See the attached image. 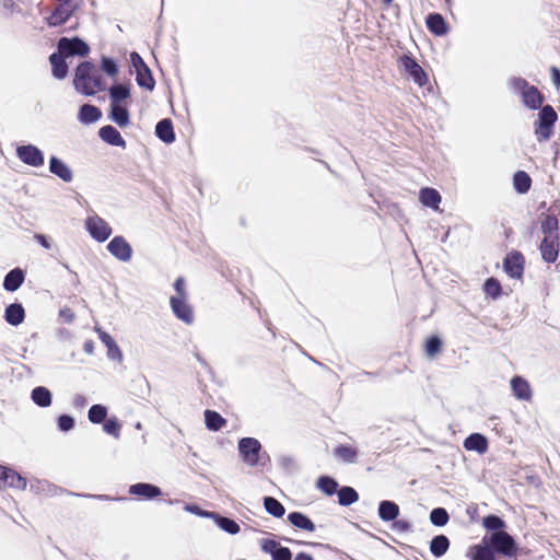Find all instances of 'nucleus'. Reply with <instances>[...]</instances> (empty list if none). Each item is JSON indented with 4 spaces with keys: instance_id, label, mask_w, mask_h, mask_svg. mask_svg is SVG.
I'll return each instance as SVG.
<instances>
[{
    "instance_id": "obj_1",
    "label": "nucleus",
    "mask_w": 560,
    "mask_h": 560,
    "mask_svg": "<svg viewBox=\"0 0 560 560\" xmlns=\"http://www.w3.org/2000/svg\"><path fill=\"white\" fill-rule=\"evenodd\" d=\"M73 84L78 92L85 95H93L104 89L102 75L90 61L81 62L77 67Z\"/></svg>"
},
{
    "instance_id": "obj_2",
    "label": "nucleus",
    "mask_w": 560,
    "mask_h": 560,
    "mask_svg": "<svg viewBox=\"0 0 560 560\" xmlns=\"http://www.w3.org/2000/svg\"><path fill=\"white\" fill-rule=\"evenodd\" d=\"M510 85L514 90V92L520 93L523 100V103L532 108L536 109L540 107L544 97L540 92L534 85H529L528 82L523 78H512L510 80Z\"/></svg>"
},
{
    "instance_id": "obj_3",
    "label": "nucleus",
    "mask_w": 560,
    "mask_h": 560,
    "mask_svg": "<svg viewBox=\"0 0 560 560\" xmlns=\"http://www.w3.org/2000/svg\"><path fill=\"white\" fill-rule=\"evenodd\" d=\"M494 553L505 558H514L517 553V544L515 539L506 532H494L488 536L487 541Z\"/></svg>"
},
{
    "instance_id": "obj_4",
    "label": "nucleus",
    "mask_w": 560,
    "mask_h": 560,
    "mask_svg": "<svg viewBox=\"0 0 560 560\" xmlns=\"http://www.w3.org/2000/svg\"><path fill=\"white\" fill-rule=\"evenodd\" d=\"M400 72L408 75L419 86H424L428 83V75L412 57L410 52H404L397 59Z\"/></svg>"
},
{
    "instance_id": "obj_5",
    "label": "nucleus",
    "mask_w": 560,
    "mask_h": 560,
    "mask_svg": "<svg viewBox=\"0 0 560 560\" xmlns=\"http://www.w3.org/2000/svg\"><path fill=\"white\" fill-rule=\"evenodd\" d=\"M85 229L90 236L98 243H103L112 235L110 225L98 214L93 213L85 219Z\"/></svg>"
},
{
    "instance_id": "obj_6",
    "label": "nucleus",
    "mask_w": 560,
    "mask_h": 560,
    "mask_svg": "<svg viewBox=\"0 0 560 560\" xmlns=\"http://www.w3.org/2000/svg\"><path fill=\"white\" fill-rule=\"evenodd\" d=\"M261 451L260 442L255 438H243L238 441V452L245 464L250 467L258 465Z\"/></svg>"
},
{
    "instance_id": "obj_7",
    "label": "nucleus",
    "mask_w": 560,
    "mask_h": 560,
    "mask_svg": "<svg viewBox=\"0 0 560 560\" xmlns=\"http://www.w3.org/2000/svg\"><path fill=\"white\" fill-rule=\"evenodd\" d=\"M58 50L61 55H65L66 57H84L90 52V47L84 40H82L79 37H61L58 40Z\"/></svg>"
},
{
    "instance_id": "obj_8",
    "label": "nucleus",
    "mask_w": 560,
    "mask_h": 560,
    "mask_svg": "<svg viewBox=\"0 0 560 560\" xmlns=\"http://www.w3.org/2000/svg\"><path fill=\"white\" fill-rule=\"evenodd\" d=\"M109 254L121 262H128L132 258L133 249L121 235L114 236L106 246Z\"/></svg>"
},
{
    "instance_id": "obj_9",
    "label": "nucleus",
    "mask_w": 560,
    "mask_h": 560,
    "mask_svg": "<svg viewBox=\"0 0 560 560\" xmlns=\"http://www.w3.org/2000/svg\"><path fill=\"white\" fill-rule=\"evenodd\" d=\"M503 269L509 277L521 279L524 272L523 255L517 250L508 254L503 260Z\"/></svg>"
},
{
    "instance_id": "obj_10",
    "label": "nucleus",
    "mask_w": 560,
    "mask_h": 560,
    "mask_svg": "<svg viewBox=\"0 0 560 560\" xmlns=\"http://www.w3.org/2000/svg\"><path fill=\"white\" fill-rule=\"evenodd\" d=\"M18 158L25 164L38 167L44 165V154L35 145L27 144L16 148Z\"/></svg>"
},
{
    "instance_id": "obj_11",
    "label": "nucleus",
    "mask_w": 560,
    "mask_h": 560,
    "mask_svg": "<svg viewBox=\"0 0 560 560\" xmlns=\"http://www.w3.org/2000/svg\"><path fill=\"white\" fill-rule=\"evenodd\" d=\"M557 120V114L550 105L544 106L538 114V132L542 138H549L551 128Z\"/></svg>"
},
{
    "instance_id": "obj_12",
    "label": "nucleus",
    "mask_w": 560,
    "mask_h": 560,
    "mask_svg": "<svg viewBox=\"0 0 560 560\" xmlns=\"http://www.w3.org/2000/svg\"><path fill=\"white\" fill-rule=\"evenodd\" d=\"M170 303L174 315L178 319L188 325L194 322V312L191 306L187 303L186 298L172 296Z\"/></svg>"
},
{
    "instance_id": "obj_13",
    "label": "nucleus",
    "mask_w": 560,
    "mask_h": 560,
    "mask_svg": "<svg viewBox=\"0 0 560 560\" xmlns=\"http://www.w3.org/2000/svg\"><path fill=\"white\" fill-rule=\"evenodd\" d=\"M261 550L269 553L272 560H291L292 552L288 547H282L275 539H262L260 541Z\"/></svg>"
},
{
    "instance_id": "obj_14",
    "label": "nucleus",
    "mask_w": 560,
    "mask_h": 560,
    "mask_svg": "<svg viewBox=\"0 0 560 560\" xmlns=\"http://www.w3.org/2000/svg\"><path fill=\"white\" fill-rule=\"evenodd\" d=\"M1 486L24 490L26 488V479L16 471L0 465V487Z\"/></svg>"
},
{
    "instance_id": "obj_15",
    "label": "nucleus",
    "mask_w": 560,
    "mask_h": 560,
    "mask_svg": "<svg viewBox=\"0 0 560 560\" xmlns=\"http://www.w3.org/2000/svg\"><path fill=\"white\" fill-rule=\"evenodd\" d=\"M513 396L518 400L530 401L533 398V390L530 384L523 376L515 375L510 381Z\"/></svg>"
},
{
    "instance_id": "obj_16",
    "label": "nucleus",
    "mask_w": 560,
    "mask_h": 560,
    "mask_svg": "<svg viewBox=\"0 0 560 560\" xmlns=\"http://www.w3.org/2000/svg\"><path fill=\"white\" fill-rule=\"evenodd\" d=\"M73 13V7L69 0L59 3L50 16L47 18V23L50 26H59L66 23Z\"/></svg>"
},
{
    "instance_id": "obj_17",
    "label": "nucleus",
    "mask_w": 560,
    "mask_h": 560,
    "mask_svg": "<svg viewBox=\"0 0 560 560\" xmlns=\"http://www.w3.org/2000/svg\"><path fill=\"white\" fill-rule=\"evenodd\" d=\"M559 248V237L553 236L544 237L539 246L542 259L549 264L557 260Z\"/></svg>"
},
{
    "instance_id": "obj_18",
    "label": "nucleus",
    "mask_w": 560,
    "mask_h": 560,
    "mask_svg": "<svg viewBox=\"0 0 560 560\" xmlns=\"http://www.w3.org/2000/svg\"><path fill=\"white\" fill-rule=\"evenodd\" d=\"M129 493L132 495L141 497L145 500H152L162 494L161 489L152 483L138 482L129 487Z\"/></svg>"
},
{
    "instance_id": "obj_19",
    "label": "nucleus",
    "mask_w": 560,
    "mask_h": 560,
    "mask_svg": "<svg viewBox=\"0 0 560 560\" xmlns=\"http://www.w3.org/2000/svg\"><path fill=\"white\" fill-rule=\"evenodd\" d=\"M49 172L65 183H70L73 179L72 170L57 156H51L49 159Z\"/></svg>"
},
{
    "instance_id": "obj_20",
    "label": "nucleus",
    "mask_w": 560,
    "mask_h": 560,
    "mask_svg": "<svg viewBox=\"0 0 560 560\" xmlns=\"http://www.w3.org/2000/svg\"><path fill=\"white\" fill-rule=\"evenodd\" d=\"M24 279V271L21 268H14L5 275L3 288L9 292H14L22 285Z\"/></svg>"
},
{
    "instance_id": "obj_21",
    "label": "nucleus",
    "mask_w": 560,
    "mask_h": 560,
    "mask_svg": "<svg viewBox=\"0 0 560 560\" xmlns=\"http://www.w3.org/2000/svg\"><path fill=\"white\" fill-rule=\"evenodd\" d=\"M464 447L467 451H476L483 454L488 450V440L480 433H471L464 440Z\"/></svg>"
},
{
    "instance_id": "obj_22",
    "label": "nucleus",
    "mask_w": 560,
    "mask_h": 560,
    "mask_svg": "<svg viewBox=\"0 0 560 560\" xmlns=\"http://www.w3.org/2000/svg\"><path fill=\"white\" fill-rule=\"evenodd\" d=\"M441 195L440 192L430 187H425L420 189L419 191V200L420 202L429 208H432L434 210L439 209V205L441 203Z\"/></svg>"
},
{
    "instance_id": "obj_23",
    "label": "nucleus",
    "mask_w": 560,
    "mask_h": 560,
    "mask_svg": "<svg viewBox=\"0 0 560 560\" xmlns=\"http://www.w3.org/2000/svg\"><path fill=\"white\" fill-rule=\"evenodd\" d=\"M399 515V506L389 500L381 501L378 504V517L384 522L395 521Z\"/></svg>"
},
{
    "instance_id": "obj_24",
    "label": "nucleus",
    "mask_w": 560,
    "mask_h": 560,
    "mask_svg": "<svg viewBox=\"0 0 560 560\" xmlns=\"http://www.w3.org/2000/svg\"><path fill=\"white\" fill-rule=\"evenodd\" d=\"M487 541L488 536H485L481 544L471 548V560H497L494 551Z\"/></svg>"
},
{
    "instance_id": "obj_25",
    "label": "nucleus",
    "mask_w": 560,
    "mask_h": 560,
    "mask_svg": "<svg viewBox=\"0 0 560 560\" xmlns=\"http://www.w3.org/2000/svg\"><path fill=\"white\" fill-rule=\"evenodd\" d=\"M65 58H67L65 55H61L59 51L54 52L49 57V61L51 63L52 74L55 78L61 80L67 77L68 73V65L65 61Z\"/></svg>"
},
{
    "instance_id": "obj_26",
    "label": "nucleus",
    "mask_w": 560,
    "mask_h": 560,
    "mask_svg": "<svg viewBox=\"0 0 560 560\" xmlns=\"http://www.w3.org/2000/svg\"><path fill=\"white\" fill-rule=\"evenodd\" d=\"M334 455L342 463L354 464L357 463L359 451L353 446L340 444L335 448Z\"/></svg>"
},
{
    "instance_id": "obj_27",
    "label": "nucleus",
    "mask_w": 560,
    "mask_h": 560,
    "mask_svg": "<svg viewBox=\"0 0 560 560\" xmlns=\"http://www.w3.org/2000/svg\"><path fill=\"white\" fill-rule=\"evenodd\" d=\"M290 524L299 529L314 532L316 526L313 521L301 512H291L288 515Z\"/></svg>"
},
{
    "instance_id": "obj_28",
    "label": "nucleus",
    "mask_w": 560,
    "mask_h": 560,
    "mask_svg": "<svg viewBox=\"0 0 560 560\" xmlns=\"http://www.w3.org/2000/svg\"><path fill=\"white\" fill-rule=\"evenodd\" d=\"M25 318V312L21 304L12 303L4 312V319L12 326L20 325Z\"/></svg>"
},
{
    "instance_id": "obj_29",
    "label": "nucleus",
    "mask_w": 560,
    "mask_h": 560,
    "mask_svg": "<svg viewBox=\"0 0 560 560\" xmlns=\"http://www.w3.org/2000/svg\"><path fill=\"white\" fill-rule=\"evenodd\" d=\"M31 398L35 405L42 408L49 407L52 401L51 393L45 386H37L33 388L31 393Z\"/></svg>"
},
{
    "instance_id": "obj_30",
    "label": "nucleus",
    "mask_w": 560,
    "mask_h": 560,
    "mask_svg": "<svg viewBox=\"0 0 560 560\" xmlns=\"http://www.w3.org/2000/svg\"><path fill=\"white\" fill-rule=\"evenodd\" d=\"M211 518L214 521L217 526L221 528L222 530L235 535L241 530L240 525L232 518L222 516L215 512L211 514Z\"/></svg>"
},
{
    "instance_id": "obj_31",
    "label": "nucleus",
    "mask_w": 560,
    "mask_h": 560,
    "mask_svg": "<svg viewBox=\"0 0 560 560\" xmlns=\"http://www.w3.org/2000/svg\"><path fill=\"white\" fill-rule=\"evenodd\" d=\"M205 423L208 430L217 432L226 424V420L214 410L205 411Z\"/></svg>"
},
{
    "instance_id": "obj_32",
    "label": "nucleus",
    "mask_w": 560,
    "mask_h": 560,
    "mask_svg": "<svg viewBox=\"0 0 560 560\" xmlns=\"http://www.w3.org/2000/svg\"><path fill=\"white\" fill-rule=\"evenodd\" d=\"M428 28L435 35H444L447 32L445 20L439 13H431L427 18Z\"/></svg>"
},
{
    "instance_id": "obj_33",
    "label": "nucleus",
    "mask_w": 560,
    "mask_h": 560,
    "mask_svg": "<svg viewBox=\"0 0 560 560\" xmlns=\"http://www.w3.org/2000/svg\"><path fill=\"white\" fill-rule=\"evenodd\" d=\"M450 548V539L445 535H436L430 542V551L434 557H442Z\"/></svg>"
},
{
    "instance_id": "obj_34",
    "label": "nucleus",
    "mask_w": 560,
    "mask_h": 560,
    "mask_svg": "<svg viewBox=\"0 0 560 560\" xmlns=\"http://www.w3.org/2000/svg\"><path fill=\"white\" fill-rule=\"evenodd\" d=\"M558 230L559 222L557 217L553 214H546L541 221V232L544 237H559Z\"/></svg>"
},
{
    "instance_id": "obj_35",
    "label": "nucleus",
    "mask_w": 560,
    "mask_h": 560,
    "mask_svg": "<svg viewBox=\"0 0 560 560\" xmlns=\"http://www.w3.org/2000/svg\"><path fill=\"white\" fill-rule=\"evenodd\" d=\"M532 186V178L524 171H517L513 176V187L518 194H526Z\"/></svg>"
},
{
    "instance_id": "obj_36",
    "label": "nucleus",
    "mask_w": 560,
    "mask_h": 560,
    "mask_svg": "<svg viewBox=\"0 0 560 560\" xmlns=\"http://www.w3.org/2000/svg\"><path fill=\"white\" fill-rule=\"evenodd\" d=\"M338 503L342 506H349L359 500V494L352 487L343 486L337 491Z\"/></svg>"
},
{
    "instance_id": "obj_37",
    "label": "nucleus",
    "mask_w": 560,
    "mask_h": 560,
    "mask_svg": "<svg viewBox=\"0 0 560 560\" xmlns=\"http://www.w3.org/2000/svg\"><path fill=\"white\" fill-rule=\"evenodd\" d=\"M79 117L82 122L91 124L102 117V112L96 106L84 104L80 108Z\"/></svg>"
},
{
    "instance_id": "obj_38",
    "label": "nucleus",
    "mask_w": 560,
    "mask_h": 560,
    "mask_svg": "<svg viewBox=\"0 0 560 560\" xmlns=\"http://www.w3.org/2000/svg\"><path fill=\"white\" fill-rule=\"evenodd\" d=\"M110 118L119 126L129 122V114L124 104H110Z\"/></svg>"
},
{
    "instance_id": "obj_39",
    "label": "nucleus",
    "mask_w": 560,
    "mask_h": 560,
    "mask_svg": "<svg viewBox=\"0 0 560 560\" xmlns=\"http://www.w3.org/2000/svg\"><path fill=\"white\" fill-rule=\"evenodd\" d=\"M110 104H122L129 96V88L125 84H116L109 89Z\"/></svg>"
},
{
    "instance_id": "obj_40",
    "label": "nucleus",
    "mask_w": 560,
    "mask_h": 560,
    "mask_svg": "<svg viewBox=\"0 0 560 560\" xmlns=\"http://www.w3.org/2000/svg\"><path fill=\"white\" fill-rule=\"evenodd\" d=\"M155 135L160 140H174L175 135L171 119L165 118L160 120L155 127Z\"/></svg>"
},
{
    "instance_id": "obj_41",
    "label": "nucleus",
    "mask_w": 560,
    "mask_h": 560,
    "mask_svg": "<svg viewBox=\"0 0 560 560\" xmlns=\"http://www.w3.org/2000/svg\"><path fill=\"white\" fill-rule=\"evenodd\" d=\"M265 510L275 517H282L285 513V509L280 501L273 497L264 498Z\"/></svg>"
},
{
    "instance_id": "obj_42",
    "label": "nucleus",
    "mask_w": 560,
    "mask_h": 560,
    "mask_svg": "<svg viewBox=\"0 0 560 560\" xmlns=\"http://www.w3.org/2000/svg\"><path fill=\"white\" fill-rule=\"evenodd\" d=\"M136 72H137V77H136L137 83L141 88L152 91L154 89L155 81L152 77V73H151V70L149 69V67L148 66L144 68L142 67V69H139Z\"/></svg>"
},
{
    "instance_id": "obj_43",
    "label": "nucleus",
    "mask_w": 560,
    "mask_h": 560,
    "mask_svg": "<svg viewBox=\"0 0 560 560\" xmlns=\"http://www.w3.org/2000/svg\"><path fill=\"white\" fill-rule=\"evenodd\" d=\"M316 485L317 488L327 495H332L338 491V482L329 476H320Z\"/></svg>"
},
{
    "instance_id": "obj_44",
    "label": "nucleus",
    "mask_w": 560,
    "mask_h": 560,
    "mask_svg": "<svg viewBox=\"0 0 560 560\" xmlns=\"http://www.w3.org/2000/svg\"><path fill=\"white\" fill-rule=\"evenodd\" d=\"M482 525L486 529L494 532H504L505 522L498 515L490 514L482 520Z\"/></svg>"
},
{
    "instance_id": "obj_45",
    "label": "nucleus",
    "mask_w": 560,
    "mask_h": 560,
    "mask_svg": "<svg viewBox=\"0 0 560 560\" xmlns=\"http://www.w3.org/2000/svg\"><path fill=\"white\" fill-rule=\"evenodd\" d=\"M450 520L448 512L444 508H435L430 512V522L438 527L447 524Z\"/></svg>"
},
{
    "instance_id": "obj_46",
    "label": "nucleus",
    "mask_w": 560,
    "mask_h": 560,
    "mask_svg": "<svg viewBox=\"0 0 560 560\" xmlns=\"http://www.w3.org/2000/svg\"><path fill=\"white\" fill-rule=\"evenodd\" d=\"M88 417L92 423H102L106 420L107 408L100 404L93 405L89 410Z\"/></svg>"
},
{
    "instance_id": "obj_47",
    "label": "nucleus",
    "mask_w": 560,
    "mask_h": 560,
    "mask_svg": "<svg viewBox=\"0 0 560 560\" xmlns=\"http://www.w3.org/2000/svg\"><path fill=\"white\" fill-rule=\"evenodd\" d=\"M483 290L487 295L497 299L501 294V284L495 278H489L485 282Z\"/></svg>"
},
{
    "instance_id": "obj_48",
    "label": "nucleus",
    "mask_w": 560,
    "mask_h": 560,
    "mask_svg": "<svg viewBox=\"0 0 560 560\" xmlns=\"http://www.w3.org/2000/svg\"><path fill=\"white\" fill-rule=\"evenodd\" d=\"M120 428L121 424L115 417L107 419L103 424V430L107 434L113 435L115 439H118L120 436Z\"/></svg>"
},
{
    "instance_id": "obj_49",
    "label": "nucleus",
    "mask_w": 560,
    "mask_h": 560,
    "mask_svg": "<svg viewBox=\"0 0 560 560\" xmlns=\"http://www.w3.org/2000/svg\"><path fill=\"white\" fill-rule=\"evenodd\" d=\"M102 140H122L119 131L113 126H104L98 132Z\"/></svg>"
},
{
    "instance_id": "obj_50",
    "label": "nucleus",
    "mask_w": 560,
    "mask_h": 560,
    "mask_svg": "<svg viewBox=\"0 0 560 560\" xmlns=\"http://www.w3.org/2000/svg\"><path fill=\"white\" fill-rule=\"evenodd\" d=\"M442 348V341L439 337L432 336L430 337L425 342V351L427 354L430 357H433L434 354L439 353Z\"/></svg>"
},
{
    "instance_id": "obj_51",
    "label": "nucleus",
    "mask_w": 560,
    "mask_h": 560,
    "mask_svg": "<svg viewBox=\"0 0 560 560\" xmlns=\"http://www.w3.org/2000/svg\"><path fill=\"white\" fill-rule=\"evenodd\" d=\"M74 427V419L69 415L58 417V428L60 431L68 432Z\"/></svg>"
},
{
    "instance_id": "obj_52",
    "label": "nucleus",
    "mask_w": 560,
    "mask_h": 560,
    "mask_svg": "<svg viewBox=\"0 0 560 560\" xmlns=\"http://www.w3.org/2000/svg\"><path fill=\"white\" fill-rule=\"evenodd\" d=\"M102 69L104 72H106L108 75L114 77L118 72V68L116 62L108 57L102 58Z\"/></svg>"
},
{
    "instance_id": "obj_53",
    "label": "nucleus",
    "mask_w": 560,
    "mask_h": 560,
    "mask_svg": "<svg viewBox=\"0 0 560 560\" xmlns=\"http://www.w3.org/2000/svg\"><path fill=\"white\" fill-rule=\"evenodd\" d=\"M107 357L110 360L117 361V362H121L122 358H124L122 352L117 343H115L114 346L112 345V347L107 348Z\"/></svg>"
},
{
    "instance_id": "obj_54",
    "label": "nucleus",
    "mask_w": 560,
    "mask_h": 560,
    "mask_svg": "<svg viewBox=\"0 0 560 560\" xmlns=\"http://www.w3.org/2000/svg\"><path fill=\"white\" fill-rule=\"evenodd\" d=\"M95 331L98 334V338L105 345L106 348L112 347L116 343L114 338L106 331L102 330L100 327H95Z\"/></svg>"
},
{
    "instance_id": "obj_55",
    "label": "nucleus",
    "mask_w": 560,
    "mask_h": 560,
    "mask_svg": "<svg viewBox=\"0 0 560 560\" xmlns=\"http://www.w3.org/2000/svg\"><path fill=\"white\" fill-rule=\"evenodd\" d=\"M184 509H185V511H187L189 513H192V514H196L199 516H203V517H210V518H211V514L213 513V512L203 511L198 505H194V504H186Z\"/></svg>"
},
{
    "instance_id": "obj_56",
    "label": "nucleus",
    "mask_w": 560,
    "mask_h": 560,
    "mask_svg": "<svg viewBox=\"0 0 560 560\" xmlns=\"http://www.w3.org/2000/svg\"><path fill=\"white\" fill-rule=\"evenodd\" d=\"M130 60H131V63L133 66V68L137 70L139 69H142V67H147L145 62L143 61V59L140 57V55L138 52H131L130 55Z\"/></svg>"
},
{
    "instance_id": "obj_57",
    "label": "nucleus",
    "mask_w": 560,
    "mask_h": 560,
    "mask_svg": "<svg viewBox=\"0 0 560 560\" xmlns=\"http://www.w3.org/2000/svg\"><path fill=\"white\" fill-rule=\"evenodd\" d=\"M184 287H185L184 279L182 277L177 278L174 283V289L177 292V296L185 298L186 293H185Z\"/></svg>"
},
{
    "instance_id": "obj_58",
    "label": "nucleus",
    "mask_w": 560,
    "mask_h": 560,
    "mask_svg": "<svg viewBox=\"0 0 560 560\" xmlns=\"http://www.w3.org/2000/svg\"><path fill=\"white\" fill-rule=\"evenodd\" d=\"M34 238L44 248L49 249L51 247L50 242L48 241V238L44 234H35Z\"/></svg>"
},
{
    "instance_id": "obj_59",
    "label": "nucleus",
    "mask_w": 560,
    "mask_h": 560,
    "mask_svg": "<svg viewBox=\"0 0 560 560\" xmlns=\"http://www.w3.org/2000/svg\"><path fill=\"white\" fill-rule=\"evenodd\" d=\"M551 79L557 90L560 91V70L556 67L551 68Z\"/></svg>"
},
{
    "instance_id": "obj_60",
    "label": "nucleus",
    "mask_w": 560,
    "mask_h": 560,
    "mask_svg": "<svg viewBox=\"0 0 560 560\" xmlns=\"http://www.w3.org/2000/svg\"><path fill=\"white\" fill-rule=\"evenodd\" d=\"M394 528H396L399 532H406L409 529V524L406 521L399 520L394 523Z\"/></svg>"
},
{
    "instance_id": "obj_61",
    "label": "nucleus",
    "mask_w": 560,
    "mask_h": 560,
    "mask_svg": "<svg viewBox=\"0 0 560 560\" xmlns=\"http://www.w3.org/2000/svg\"><path fill=\"white\" fill-rule=\"evenodd\" d=\"M81 495L85 497V498H90V499L104 500V501L114 500L113 498H110L107 494H81Z\"/></svg>"
},
{
    "instance_id": "obj_62",
    "label": "nucleus",
    "mask_w": 560,
    "mask_h": 560,
    "mask_svg": "<svg viewBox=\"0 0 560 560\" xmlns=\"http://www.w3.org/2000/svg\"><path fill=\"white\" fill-rule=\"evenodd\" d=\"M75 407H84L86 405V398L82 395H77L74 397Z\"/></svg>"
},
{
    "instance_id": "obj_63",
    "label": "nucleus",
    "mask_w": 560,
    "mask_h": 560,
    "mask_svg": "<svg viewBox=\"0 0 560 560\" xmlns=\"http://www.w3.org/2000/svg\"><path fill=\"white\" fill-rule=\"evenodd\" d=\"M93 349H94V346H93V342L91 340L84 342L83 350L88 354H92L93 353Z\"/></svg>"
},
{
    "instance_id": "obj_64",
    "label": "nucleus",
    "mask_w": 560,
    "mask_h": 560,
    "mask_svg": "<svg viewBox=\"0 0 560 560\" xmlns=\"http://www.w3.org/2000/svg\"><path fill=\"white\" fill-rule=\"evenodd\" d=\"M294 560H313L312 556L305 552H300L296 555Z\"/></svg>"
}]
</instances>
